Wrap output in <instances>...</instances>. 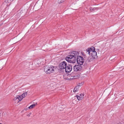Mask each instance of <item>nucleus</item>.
Masks as SVG:
<instances>
[{"mask_svg": "<svg viewBox=\"0 0 124 124\" xmlns=\"http://www.w3.org/2000/svg\"><path fill=\"white\" fill-rule=\"evenodd\" d=\"M86 53L89 55L91 54L86 60L87 62H88L92 61L94 59H96L97 57V53L95 51V48L93 46L87 49L86 50Z\"/></svg>", "mask_w": 124, "mask_h": 124, "instance_id": "nucleus-1", "label": "nucleus"}, {"mask_svg": "<svg viewBox=\"0 0 124 124\" xmlns=\"http://www.w3.org/2000/svg\"><path fill=\"white\" fill-rule=\"evenodd\" d=\"M84 95V94H81L80 95V96L81 97H82V99L83 98V96Z\"/></svg>", "mask_w": 124, "mask_h": 124, "instance_id": "nucleus-17", "label": "nucleus"}, {"mask_svg": "<svg viewBox=\"0 0 124 124\" xmlns=\"http://www.w3.org/2000/svg\"><path fill=\"white\" fill-rule=\"evenodd\" d=\"M35 104H32L28 107V108L29 109H31L34 108V107L35 106Z\"/></svg>", "mask_w": 124, "mask_h": 124, "instance_id": "nucleus-14", "label": "nucleus"}, {"mask_svg": "<svg viewBox=\"0 0 124 124\" xmlns=\"http://www.w3.org/2000/svg\"><path fill=\"white\" fill-rule=\"evenodd\" d=\"M27 94V92H26L24 93H23L21 95V96L23 97V98H24L26 96Z\"/></svg>", "mask_w": 124, "mask_h": 124, "instance_id": "nucleus-12", "label": "nucleus"}, {"mask_svg": "<svg viewBox=\"0 0 124 124\" xmlns=\"http://www.w3.org/2000/svg\"><path fill=\"white\" fill-rule=\"evenodd\" d=\"M80 86V85H78L76 86L74 89L73 92H76L78 91V89Z\"/></svg>", "mask_w": 124, "mask_h": 124, "instance_id": "nucleus-11", "label": "nucleus"}, {"mask_svg": "<svg viewBox=\"0 0 124 124\" xmlns=\"http://www.w3.org/2000/svg\"><path fill=\"white\" fill-rule=\"evenodd\" d=\"M82 54L84 56V58L86 56V55L83 52H82Z\"/></svg>", "mask_w": 124, "mask_h": 124, "instance_id": "nucleus-18", "label": "nucleus"}, {"mask_svg": "<svg viewBox=\"0 0 124 124\" xmlns=\"http://www.w3.org/2000/svg\"><path fill=\"white\" fill-rule=\"evenodd\" d=\"M67 65V63L65 61L60 63L59 65V68L61 69H65Z\"/></svg>", "mask_w": 124, "mask_h": 124, "instance_id": "nucleus-6", "label": "nucleus"}, {"mask_svg": "<svg viewBox=\"0 0 124 124\" xmlns=\"http://www.w3.org/2000/svg\"><path fill=\"white\" fill-rule=\"evenodd\" d=\"M84 61L83 57L80 56H78L77 58V62L78 64L82 65Z\"/></svg>", "mask_w": 124, "mask_h": 124, "instance_id": "nucleus-4", "label": "nucleus"}, {"mask_svg": "<svg viewBox=\"0 0 124 124\" xmlns=\"http://www.w3.org/2000/svg\"><path fill=\"white\" fill-rule=\"evenodd\" d=\"M65 0H59L58 2L59 3H61L64 2Z\"/></svg>", "mask_w": 124, "mask_h": 124, "instance_id": "nucleus-16", "label": "nucleus"}, {"mask_svg": "<svg viewBox=\"0 0 124 124\" xmlns=\"http://www.w3.org/2000/svg\"><path fill=\"white\" fill-rule=\"evenodd\" d=\"M31 113H30L29 114H30V115L31 114Z\"/></svg>", "mask_w": 124, "mask_h": 124, "instance_id": "nucleus-22", "label": "nucleus"}, {"mask_svg": "<svg viewBox=\"0 0 124 124\" xmlns=\"http://www.w3.org/2000/svg\"><path fill=\"white\" fill-rule=\"evenodd\" d=\"M79 53L77 51H74L70 52V55L72 57H74L75 58H77L78 56Z\"/></svg>", "mask_w": 124, "mask_h": 124, "instance_id": "nucleus-8", "label": "nucleus"}, {"mask_svg": "<svg viewBox=\"0 0 124 124\" xmlns=\"http://www.w3.org/2000/svg\"><path fill=\"white\" fill-rule=\"evenodd\" d=\"M65 70L66 72L67 73H68L71 72L72 69V67L71 65L68 64L66 66L65 68Z\"/></svg>", "mask_w": 124, "mask_h": 124, "instance_id": "nucleus-7", "label": "nucleus"}, {"mask_svg": "<svg viewBox=\"0 0 124 124\" xmlns=\"http://www.w3.org/2000/svg\"><path fill=\"white\" fill-rule=\"evenodd\" d=\"M82 65L78 64L77 65H75L73 67L74 71L76 72L81 70L82 68Z\"/></svg>", "mask_w": 124, "mask_h": 124, "instance_id": "nucleus-5", "label": "nucleus"}, {"mask_svg": "<svg viewBox=\"0 0 124 124\" xmlns=\"http://www.w3.org/2000/svg\"><path fill=\"white\" fill-rule=\"evenodd\" d=\"M65 59L68 62L71 63H74L76 62V58L70 55H68L66 57Z\"/></svg>", "mask_w": 124, "mask_h": 124, "instance_id": "nucleus-3", "label": "nucleus"}, {"mask_svg": "<svg viewBox=\"0 0 124 124\" xmlns=\"http://www.w3.org/2000/svg\"><path fill=\"white\" fill-rule=\"evenodd\" d=\"M56 68L55 67L52 65L46 66L45 67L44 71L46 73L50 74L53 73Z\"/></svg>", "mask_w": 124, "mask_h": 124, "instance_id": "nucleus-2", "label": "nucleus"}, {"mask_svg": "<svg viewBox=\"0 0 124 124\" xmlns=\"http://www.w3.org/2000/svg\"><path fill=\"white\" fill-rule=\"evenodd\" d=\"M76 96L77 97V99L79 101H80V100H81L82 99V97H80V96H79L78 95H77Z\"/></svg>", "mask_w": 124, "mask_h": 124, "instance_id": "nucleus-15", "label": "nucleus"}, {"mask_svg": "<svg viewBox=\"0 0 124 124\" xmlns=\"http://www.w3.org/2000/svg\"><path fill=\"white\" fill-rule=\"evenodd\" d=\"M97 8H92L90 7V9L91 12H92L93 11L95 10H97Z\"/></svg>", "mask_w": 124, "mask_h": 124, "instance_id": "nucleus-13", "label": "nucleus"}, {"mask_svg": "<svg viewBox=\"0 0 124 124\" xmlns=\"http://www.w3.org/2000/svg\"><path fill=\"white\" fill-rule=\"evenodd\" d=\"M23 98L21 96V95H18L16 97L13 99V100L15 101L18 99L19 100V101H20L22 100Z\"/></svg>", "mask_w": 124, "mask_h": 124, "instance_id": "nucleus-10", "label": "nucleus"}, {"mask_svg": "<svg viewBox=\"0 0 124 124\" xmlns=\"http://www.w3.org/2000/svg\"><path fill=\"white\" fill-rule=\"evenodd\" d=\"M22 13V11H20V13Z\"/></svg>", "mask_w": 124, "mask_h": 124, "instance_id": "nucleus-21", "label": "nucleus"}, {"mask_svg": "<svg viewBox=\"0 0 124 124\" xmlns=\"http://www.w3.org/2000/svg\"><path fill=\"white\" fill-rule=\"evenodd\" d=\"M0 115H1V113H0V121H1V118H2V117H1V116Z\"/></svg>", "mask_w": 124, "mask_h": 124, "instance_id": "nucleus-19", "label": "nucleus"}, {"mask_svg": "<svg viewBox=\"0 0 124 124\" xmlns=\"http://www.w3.org/2000/svg\"><path fill=\"white\" fill-rule=\"evenodd\" d=\"M27 116H30V114H28L27 115Z\"/></svg>", "mask_w": 124, "mask_h": 124, "instance_id": "nucleus-20", "label": "nucleus"}, {"mask_svg": "<svg viewBox=\"0 0 124 124\" xmlns=\"http://www.w3.org/2000/svg\"><path fill=\"white\" fill-rule=\"evenodd\" d=\"M79 76H78L77 74H72L70 76V78H68L67 79H77L79 78Z\"/></svg>", "mask_w": 124, "mask_h": 124, "instance_id": "nucleus-9", "label": "nucleus"}]
</instances>
